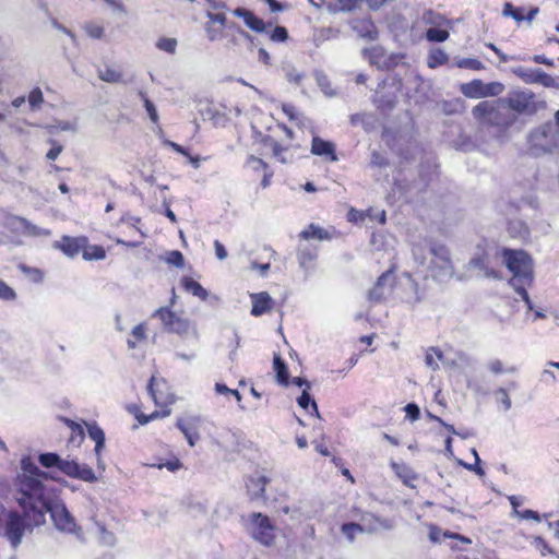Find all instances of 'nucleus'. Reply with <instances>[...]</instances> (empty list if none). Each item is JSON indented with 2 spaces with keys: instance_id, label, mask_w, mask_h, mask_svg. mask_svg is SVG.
I'll return each instance as SVG.
<instances>
[{
  "instance_id": "obj_26",
  "label": "nucleus",
  "mask_w": 559,
  "mask_h": 559,
  "mask_svg": "<svg viewBox=\"0 0 559 559\" xmlns=\"http://www.w3.org/2000/svg\"><path fill=\"white\" fill-rule=\"evenodd\" d=\"M359 0H332L328 2L326 10L330 13L349 12L357 7Z\"/></svg>"
},
{
  "instance_id": "obj_10",
  "label": "nucleus",
  "mask_w": 559,
  "mask_h": 559,
  "mask_svg": "<svg viewBox=\"0 0 559 559\" xmlns=\"http://www.w3.org/2000/svg\"><path fill=\"white\" fill-rule=\"evenodd\" d=\"M251 522L253 538L265 546H270L275 538V528L271 520L262 513H252Z\"/></svg>"
},
{
  "instance_id": "obj_15",
  "label": "nucleus",
  "mask_w": 559,
  "mask_h": 559,
  "mask_svg": "<svg viewBox=\"0 0 559 559\" xmlns=\"http://www.w3.org/2000/svg\"><path fill=\"white\" fill-rule=\"evenodd\" d=\"M352 29L362 39L376 40L378 29L370 19H356L350 22Z\"/></svg>"
},
{
  "instance_id": "obj_22",
  "label": "nucleus",
  "mask_w": 559,
  "mask_h": 559,
  "mask_svg": "<svg viewBox=\"0 0 559 559\" xmlns=\"http://www.w3.org/2000/svg\"><path fill=\"white\" fill-rule=\"evenodd\" d=\"M542 72H543V70L539 68L530 69V68L518 67V68L513 69V73L515 75H518L526 84H535V83L539 84Z\"/></svg>"
},
{
  "instance_id": "obj_29",
  "label": "nucleus",
  "mask_w": 559,
  "mask_h": 559,
  "mask_svg": "<svg viewBox=\"0 0 559 559\" xmlns=\"http://www.w3.org/2000/svg\"><path fill=\"white\" fill-rule=\"evenodd\" d=\"M98 78L107 83H122L123 75L119 70L106 66L97 70Z\"/></svg>"
},
{
  "instance_id": "obj_42",
  "label": "nucleus",
  "mask_w": 559,
  "mask_h": 559,
  "mask_svg": "<svg viewBox=\"0 0 559 559\" xmlns=\"http://www.w3.org/2000/svg\"><path fill=\"white\" fill-rule=\"evenodd\" d=\"M314 76H316L317 84L319 85V87L325 95H328V96L334 95V93L331 88L330 81H329L328 76L322 71H316Z\"/></svg>"
},
{
  "instance_id": "obj_63",
  "label": "nucleus",
  "mask_w": 559,
  "mask_h": 559,
  "mask_svg": "<svg viewBox=\"0 0 559 559\" xmlns=\"http://www.w3.org/2000/svg\"><path fill=\"white\" fill-rule=\"evenodd\" d=\"M516 515L524 520H535V521L540 520L539 514L533 510H524L522 512H519Z\"/></svg>"
},
{
  "instance_id": "obj_46",
  "label": "nucleus",
  "mask_w": 559,
  "mask_h": 559,
  "mask_svg": "<svg viewBox=\"0 0 559 559\" xmlns=\"http://www.w3.org/2000/svg\"><path fill=\"white\" fill-rule=\"evenodd\" d=\"M156 47L159 50L166 51L168 53H175L177 48V40L170 37H162L156 43Z\"/></svg>"
},
{
  "instance_id": "obj_36",
  "label": "nucleus",
  "mask_w": 559,
  "mask_h": 559,
  "mask_svg": "<svg viewBox=\"0 0 559 559\" xmlns=\"http://www.w3.org/2000/svg\"><path fill=\"white\" fill-rule=\"evenodd\" d=\"M264 143L266 146H269L272 152H273V155L282 163H287L288 159L286 158L285 156V153H286V148L282 147L275 140H273L272 138L267 136L264 139Z\"/></svg>"
},
{
  "instance_id": "obj_23",
  "label": "nucleus",
  "mask_w": 559,
  "mask_h": 559,
  "mask_svg": "<svg viewBox=\"0 0 559 559\" xmlns=\"http://www.w3.org/2000/svg\"><path fill=\"white\" fill-rule=\"evenodd\" d=\"M247 164H252L255 171H262L261 188L265 189L270 186L273 171L269 169V166L260 158L250 156L247 158Z\"/></svg>"
},
{
  "instance_id": "obj_18",
  "label": "nucleus",
  "mask_w": 559,
  "mask_h": 559,
  "mask_svg": "<svg viewBox=\"0 0 559 559\" xmlns=\"http://www.w3.org/2000/svg\"><path fill=\"white\" fill-rule=\"evenodd\" d=\"M86 427H87L88 437L93 441H95L94 451L97 456L98 466H100V464H102L100 453L105 447V432L96 423L86 424Z\"/></svg>"
},
{
  "instance_id": "obj_1",
  "label": "nucleus",
  "mask_w": 559,
  "mask_h": 559,
  "mask_svg": "<svg viewBox=\"0 0 559 559\" xmlns=\"http://www.w3.org/2000/svg\"><path fill=\"white\" fill-rule=\"evenodd\" d=\"M55 479L49 473L43 472L29 456L21 460V472L13 481V498L26 518V531L46 523L49 514L55 528L63 534L73 535L83 540V528L68 510L57 489L44 483Z\"/></svg>"
},
{
  "instance_id": "obj_48",
  "label": "nucleus",
  "mask_w": 559,
  "mask_h": 559,
  "mask_svg": "<svg viewBox=\"0 0 559 559\" xmlns=\"http://www.w3.org/2000/svg\"><path fill=\"white\" fill-rule=\"evenodd\" d=\"M139 95L143 99L144 107L147 111L151 121L156 123L158 121V114L155 105L145 96L144 92L140 91Z\"/></svg>"
},
{
  "instance_id": "obj_61",
  "label": "nucleus",
  "mask_w": 559,
  "mask_h": 559,
  "mask_svg": "<svg viewBox=\"0 0 559 559\" xmlns=\"http://www.w3.org/2000/svg\"><path fill=\"white\" fill-rule=\"evenodd\" d=\"M157 467L160 469L163 467H166L170 472H176L181 467V463L178 459L173 461H167L165 463L158 464Z\"/></svg>"
},
{
  "instance_id": "obj_60",
  "label": "nucleus",
  "mask_w": 559,
  "mask_h": 559,
  "mask_svg": "<svg viewBox=\"0 0 559 559\" xmlns=\"http://www.w3.org/2000/svg\"><path fill=\"white\" fill-rule=\"evenodd\" d=\"M53 146L48 151V153L46 154V157L47 159L49 160H55L59 155L60 153L62 152L63 147L62 145L60 144H57L56 142H53Z\"/></svg>"
},
{
  "instance_id": "obj_56",
  "label": "nucleus",
  "mask_w": 559,
  "mask_h": 559,
  "mask_svg": "<svg viewBox=\"0 0 559 559\" xmlns=\"http://www.w3.org/2000/svg\"><path fill=\"white\" fill-rule=\"evenodd\" d=\"M459 67L468 68L472 70H480L484 68L483 63L479 60L472 58L463 59L462 61L459 62Z\"/></svg>"
},
{
  "instance_id": "obj_32",
  "label": "nucleus",
  "mask_w": 559,
  "mask_h": 559,
  "mask_svg": "<svg viewBox=\"0 0 559 559\" xmlns=\"http://www.w3.org/2000/svg\"><path fill=\"white\" fill-rule=\"evenodd\" d=\"M299 237L301 239H305V240L312 239V238H316V239H319V240H323V239H328L329 238V234L323 228H321V227H319V226H317L314 224H310L308 226V228L304 229L299 234Z\"/></svg>"
},
{
  "instance_id": "obj_37",
  "label": "nucleus",
  "mask_w": 559,
  "mask_h": 559,
  "mask_svg": "<svg viewBox=\"0 0 559 559\" xmlns=\"http://www.w3.org/2000/svg\"><path fill=\"white\" fill-rule=\"evenodd\" d=\"M297 403L304 409H307L309 407V405H311V409L313 411L314 415L318 418H320V413H319V409H318V405H317L316 401L311 399V396L308 393L307 389H305L302 391L301 395L297 399Z\"/></svg>"
},
{
  "instance_id": "obj_27",
  "label": "nucleus",
  "mask_w": 559,
  "mask_h": 559,
  "mask_svg": "<svg viewBox=\"0 0 559 559\" xmlns=\"http://www.w3.org/2000/svg\"><path fill=\"white\" fill-rule=\"evenodd\" d=\"M273 368L276 372V380L280 384L288 385L289 383V373L287 370V366L285 361L281 358V356L275 355L273 360Z\"/></svg>"
},
{
  "instance_id": "obj_5",
  "label": "nucleus",
  "mask_w": 559,
  "mask_h": 559,
  "mask_svg": "<svg viewBox=\"0 0 559 559\" xmlns=\"http://www.w3.org/2000/svg\"><path fill=\"white\" fill-rule=\"evenodd\" d=\"M26 532V518L22 512L11 510L7 512L0 502V537H7L11 546L17 548Z\"/></svg>"
},
{
  "instance_id": "obj_49",
  "label": "nucleus",
  "mask_w": 559,
  "mask_h": 559,
  "mask_svg": "<svg viewBox=\"0 0 559 559\" xmlns=\"http://www.w3.org/2000/svg\"><path fill=\"white\" fill-rule=\"evenodd\" d=\"M283 71L285 73V78L287 79V81L295 83L297 85L300 84L304 76L302 74L298 73L292 64H284Z\"/></svg>"
},
{
  "instance_id": "obj_11",
  "label": "nucleus",
  "mask_w": 559,
  "mask_h": 559,
  "mask_svg": "<svg viewBox=\"0 0 559 559\" xmlns=\"http://www.w3.org/2000/svg\"><path fill=\"white\" fill-rule=\"evenodd\" d=\"M502 91L500 83L485 84L480 80H474L461 86L463 95L469 98L485 97L488 95H497Z\"/></svg>"
},
{
  "instance_id": "obj_17",
  "label": "nucleus",
  "mask_w": 559,
  "mask_h": 559,
  "mask_svg": "<svg viewBox=\"0 0 559 559\" xmlns=\"http://www.w3.org/2000/svg\"><path fill=\"white\" fill-rule=\"evenodd\" d=\"M311 153L317 156H323L331 162H336L337 156L335 154V145L325 141L319 136H313L311 142Z\"/></svg>"
},
{
  "instance_id": "obj_13",
  "label": "nucleus",
  "mask_w": 559,
  "mask_h": 559,
  "mask_svg": "<svg viewBox=\"0 0 559 559\" xmlns=\"http://www.w3.org/2000/svg\"><path fill=\"white\" fill-rule=\"evenodd\" d=\"M88 242L87 237H70L63 236L61 240L53 243V248L61 250L67 257L74 258L81 251L83 252L85 245Z\"/></svg>"
},
{
  "instance_id": "obj_53",
  "label": "nucleus",
  "mask_w": 559,
  "mask_h": 559,
  "mask_svg": "<svg viewBox=\"0 0 559 559\" xmlns=\"http://www.w3.org/2000/svg\"><path fill=\"white\" fill-rule=\"evenodd\" d=\"M16 297L15 292L3 281L0 280V299L2 300H14Z\"/></svg>"
},
{
  "instance_id": "obj_44",
  "label": "nucleus",
  "mask_w": 559,
  "mask_h": 559,
  "mask_svg": "<svg viewBox=\"0 0 559 559\" xmlns=\"http://www.w3.org/2000/svg\"><path fill=\"white\" fill-rule=\"evenodd\" d=\"M96 525L99 531V542L105 546H114L116 544V536L114 533L107 531L100 523H96Z\"/></svg>"
},
{
  "instance_id": "obj_14",
  "label": "nucleus",
  "mask_w": 559,
  "mask_h": 559,
  "mask_svg": "<svg viewBox=\"0 0 559 559\" xmlns=\"http://www.w3.org/2000/svg\"><path fill=\"white\" fill-rule=\"evenodd\" d=\"M252 302L251 314L260 317L271 312L275 307V300L266 292L250 294Z\"/></svg>"
},
{
  "instance_id": "obj_40",
  "label": "nucleus",
  "mask_w": 559,
  "mask_h": 559,
  "mask_svg": "<svg viewBox=\"0 0 559 559\" xmlns=\"http://www.w3.org/2000/svg\"><path fill=\"white\" fill-rule=\"evenodd\" d=\"M145 331H146V328H145L144 323H140L136 326H134L131 332V335L134 340L129 338L127 341L128 346L130 348H135L138 342L145 340V337H146Z\"/></svg>"
},
{
  "instance_id": "obj_51",
  "label": "nucleus",
  "mask_w": 559,
  "mask_h": 559,
  "mask_svg": "<svg viewBox=\"0 0 559 559\" xmlns=\"http://www.w3.org/2000/svg\"><path fill=\"white\" fill-rule=\"evenodd\" d=\"M497 401L503 405L504 411H509L512 406L511 399L504 388H498L495 392Z\"/></svg>"
},
{
  "instance_id": "obj_50",
  "label": "nucleus",
  "mask_w": 559,
  "mask_h": 559,
  "mask_svg": "<svg viewBox=\"0 0 559 559\" xmlns=\"http://www.w3.org/2000/svg\"><path fill=\"white\" fill-rule=\"evenodd\" d=\"M44 102L43 92L39 87H35L28 95V104L33 110L37 109Z\"/></svg>"
},
{
  "instance_id": "obj_45",
  "label": "nucleus",
  "mask_w": 559,
  "mask_h": 559,
  "mask_svg": "<svg viewBox=\"0 0 559 559\" xmlns=\"http://www.w3.org/2000/svg\"><path fill=\"white\" fill-rule=\"evenodd\" d=\"M165 261L174 265L176 267H183L185 266V258L183 254L179 250H173L166 253Z\"/></svg>"
},
{
  "instance_id": "obj_64",
  "label": "nucleus",
  "mask_w": 559,
  "mask_h": 559,
  "mask_svg": "<svg viewBox=\"0 0 559 559\" xmlns=\"http://www.w3.org/2000/svg\"><path fill=\"white\" fill-rule=\"evenodd\" d=\"M214 248H215V254L217 259L224 260L227 257V251L223 243H221L218 240L214 241Z\"/></svg>"
},
{
  "instance_id": "obj_7",
  "label": "nucleus",
  "mask_w": 559,
  "mask_h": 559,
  "mask_svg": "<svg viewBox=\"0 0 559 559\" xmlns=\"http://www.w3.org/2000/svg\"><path fill=\"white\" fill-rule=\"evenodd\" d=\"M153 317L160 319L166 331L176 333L181 337H191L194 342H198L199 335L195 326L189 320L178 317L167 307L157 309Z\"/></svg>"
},
{
  "instance_id": "obj_4",
  "label": "nucleus",
  "mask_w": 559,
  "mask_h": 559,
  "mask_svg": "<svg viewBox=\"0 0 559 559\" xmlns=\"http://www.w3.org/2000/svg\"><path fill=\"white\" fill-rule=\"evenodd\" d=\"M38 462L43 467H56L71 478H76L86 483H94L97 480L94 471L87 464H80L74 460H63L55 452L39 454Z\"/></svg>"
},
{
  "instance_id": "obj_12",
  "label": "nucleus",
  "mask_w": 559,
  "mask_h": 559,
  "mask_svg": "<svg viewBox=\"0 0 559 559\" xmlns=\"http://www.w3.org/2000/svg\"><path fill=\"white\" fill-rule=\"evenodd\" d=\"M167 383L164 379L151 377L147 391L157 406L169 405L175 402L173 394L165 391Z\"/></svg>"
},
{
  "instance_id": "obj_30",
  "label": "nucleus",
  "mask_w": 559,
  "mask_h": 559,
  "mask_svg": "<svg viewBox=\"0 0 559 559\" xmlns=\"http://www.w3.org/2000/svg\"><path fill=\"white\" fill-rule=\"evenodd\" d=\"M317 258L316 248L305 246L298 249L297 259L300 267L307 270L310 263Z\"/></svg>"
},
{
  "instance_id": "obj_25",
  "label": "nucleus",
  "mask_w": 559,
  "mask_h": 559,
  "mask_svg": "<svg viewBox=\"0 0 559 559\" xmlns=\"http://www.w3.org/2000/svg\"><path fill=\"white\" fill-rule=\"evenodd\" d=\"M182 286L187 292L191 293L193 296L199 297L202 300H206V298L209 297L207 290L204 287H202L200 283H198L191 277L185 276L182 278Z\"/></svg>"
},
{
  "instance_id": "obj_38",
  "label": "nucleus",
  "mask_w": 559,
  "mask_h": 559,
  "mask_svg": "<svg viewBox=\"0 0 559 559\" xmlns=\"http://www.w3.org/2000/svg\"><path fill=\"white\" fill-rule=\"evenodd\" d=\"M449 35L447 29H440V27H430L426 32V38L432 43H443L449 38Z\"/></svg>"
},
{
  "instance_id": "obj_33",
  "label": "nucleus",
  "mask_w": 559,
  "mask_h": 559,
  "mask_svg": "<svg viewBox=\"0 0 559 559\" xmlns=\"http://www.w3.org/2000/svg\"><path fill=\"white\" fill-rule=\"evenodd\" d=\"M247 26L258 33H267L272 27V23H264L263 20L257 17L251 11L247 10Z\"/></svg>"
},
{
  "instance_id": "obj_3",
  "label": "nucleus",
  "mask_w": 559,
  "mask_h": 559,
  "mask_svg": "<svg viewBox=\"0 0 559 559\" xmlns=\"http://www.w3.org/2000/svg\"><path fill=\"white\" fill-rule=\"evenodd\" d=\"M473 117L481 124L497 128L500 132L508 130L516 122L503 97L497 100H484L472 110Z\"/></svg>"
},
{
  "instance_id": "obj_21",
  "label": "nucleus",
  "mask_w": 559,
  "mask_h": 559,
  "mask_svg": "<svg viewBox=\"0 0 559 559\" xmlns=\"http://www.w3.org/2000/svg\"><path fill=\"white\" fill-rule=\"evenodd\" d=\"M362 53L368 58L371 64L377 66L378 68H384L388 66L385 50L381 46L365 48Z\"/></svg>"
},
{
  "instance_id": "obj_58",
  "label": "nucleus",
  "mask_w": 559,
  "mask_h": 559,
  "mask_svg": "<svg viewBox=\"0 0 559 559\" xmlns=\"http://www.w3.org/2000/svg\"><path fill=\"white\" fill-rule=\"evenodd\" d=\"M370 163L376 167H384L388 165L386 159L377 151L372 152Z\"/></svg>"
},
{
  "instance_id": "obj_9",
  "label": "nucleus",
  "mask_w": 559,
  "mask_h": 559,
  "mask_svg": "<svg viewBox=\"0 0 559 559\" xmlns=\"http://www.w3.org/2000/svg\"><path fill=\"white\" fill-rule=\"evenodd\" d=\"M528 141L533 147L545 153H552L559 145V131L556 124L547 121L530 132Z\"/></svg>"
},
{
  "instance_id": "obj_2",
  "label": "nucleus",
  "mask_w": 559,
  "mask_h": 559,
  "mask_svg": "<svg viewBox=\"0 0 559 559\" xmlns=\"http://www.w3.org/2000/svg\"><path fill=\"white\" fill-rule=\"evenodd\" d=\"M503 262L513 277L509 284L515 289L519 296L525 301L528 309H532L530 296L525 289V284H531L533 280V260L523 250L504 249L502 251Z\"/></svg>"
},
{
  "instance_id": "obj_35",
  "label": "nucleus",
  "mask_w": 559,
  "mask_h": 559,
  "mask_svg": "<svg viewBox=\"0 0 559 559\" xmlns=\"http://www.w3.org/2000/svg\"><path fill=\"white\" fill-rule=\"evenodd\" d=\"M486 367L495 376L502 374L506 372H509V373L516 372L515 366L504 367L503 362L498 358L488 360Z\"/></svg>"
},
{
  "instance_id": "obj_39",
  "label": "nucleus",
  "mask_w": 559,
  "mask_h": 559,
  "mask_svg": "<svg viewBox=\"0 0 559 559\" xmlns=\"http://www.w3.org/2000/svg\"><path fill=\"white\" fill-rule=\"evenodd\" d=\"M342 533L348 539L349 543L355 540L356 533H362L365 530L362 525L358 523H344L341 527Z\"/></svg>"
},
{
  "instance_id": "obj_52",
  "label": "nucleus",
  "mask_w": 559,
  "mask_h": 559,
  "mask_svg": "<svg viewBox=\"0 0 559 559\" xmlns=\"http://www.w3.org/2000/svg\"><path fill=\"white\" fill-rule=\"evenodd\" d=\"M539 84L545 87L559 90V76L554 78L543 71Z\"/></svg>"
},
{
  "instance_id": "obj_34",
  "label": "nucleus",
  "mask_w": 559,
  "mask_h": 559,
  "mask_svg": "<svg viewBox=\"0 0 559 559\" xmlns=\"http://www.w3.org/2000/svg\"><path fill=\"white\" fill-rule=\"evenodd\" d=\"M106 258V251L102 246L93 245L84 247L83 259L86 261L104 260Z\"/></svg>"
},
{
  "instance_id": "obj_8",
  "label": "nucleus",
  "mask_w": 559,
  "mask_h": 559,
  "mask_svg": "<svg viewBox=\"0 0 559 559\" xmlns=\"http://www.w3.org/2000/svg\"><path fill=\"white\" fill-rule=\"evenodd\" d=\"M429 252L432 255L429 265L431 276L439 282L451 278L454 271L449 249L443 245L433 243L430 246Z\"/></svg>"
},
{
  "instance_id": "obj_6",
  "label": "nucleus",
  "mask_w": 559,
  "mask_h": 559,
  "mask_svg": "<svg viewBox=\"0 0 559 559\" xmlns=\"http://www.w3.org/2000/svg\"><path fill=\"white\" fill-rule=\"evenodd\" d=\"M511 112L515 116H534L539 110L546 108V102L538 99L536 94L530 90H513L510 91L504 97Z\"/></svg>"
},
{
  "instance_id": "obj_54",
  "label": "nucleus",
  "mask_w": 559,
  "mask_h": 559,
  "mask_svg": "<svg viewBox=\"0 0 559 559\" xmlns=\"http://www.w3.org/2000/svg\"><path fill=\"white\" fill-rule=\"evenodd\" d=\"M84 29L87 33V35L92 38H97V39L102 38V36L104 34V28L102 26L93 24V23L86 24Z\"/></svg>"
},
{
  "instance_id": "obj_57",
  "label": "nucleus",
  "mask_w": 559,
  "mask_h": 559,
  "mask_svg": "<svg viewBox=\"0 0 559 559\" xmlns=\"http://www.w3.org/2000/svg\"><path fill=\"white\" fill-rule=\"evenodd\" d=\"M52 26L55 28H57L58 31H61L63 32L64 34H67L70 38H71V41L73 45H76L78 44V39H76V36L74 33H72L69 28H67L66 26H63L62 24H60L57 20H53L52 21Z\"/></svg>"
},
{
  "instance_id": "obj_19",
  "label": "nucleus",
  "mask_w": 559,
  "mask_h": 559,
  "mask_svg": "<svg viewBox=\"0 0 559 559\" xmlns=\"http://www.w3.org/2000/svg\"><path fill=\"white\" fill-rule=\"evenodd\" d=\"M270 479L264 474H258L250 478V485L247 484V491L250 495L251 500L264 498L265 485L269 484Z\"/></svg>"
},
{
  "instance_id": "obj_16",
  "label": "nucleus",
  "mask_w": 559,
  "mask_h": 559,
  "mask_svg": "<svg viewBox=\"0 0 559 559\" xmlns=\"http://www.w3.org/2000/svg\"><path fill=\"white\" fill-rule=\"evenodd\" d=\"M199 418L191 417L188 419L178 418L176 427L185 435L190 447H194L200 439L198 432Z\"/></svg>"
},
{
  "instance_id": "obj_31",
  "label": "nucleus",
  "mask_w": 559,
  "mask_h": 559,
  "mask_svg": "<svg viewBox=\"0 0 559 559\" xmlns=\"http://www.w3.org/2000/svg\"><path fill=\"white\" fill-rule=\"evenodd\" d=\"M445 537L459 538L462 542L471 543V540L468 538H466V537H464L462 535H459V534H455V533H450V532H443L441 528H439V527H437L435 525L430 526L429 539L432 543H440L442 540V538H445Z\"/></svg>"
},
{
  "instance_id": "obj_43",
  "label": "nucleus",
  "mask_w": 559,
  "mask_h": 559,
  "mask_svg": "<svg viewBox=\"0 0 559 559\" xmlns=\"http://www.w3.org/2000/svg\"><path fill=\"white\" fill-rule=\"evenodd\" d=\"M269 38L274 43H284L288 38V32L284 26H275L272 31L266 33Z\"/></svg>"
},
{
  "instance_id": "obj_55",
  "label": "nucleus",
  "mask_w": 559,
  "mask_h": 559,
  "mask_svg": "<svg viewBox=\"0 0 559 559\" xmlns=\"http://www.w3.org/2000/svg\"><path fill=\"white\" fill-rule=\"evenodd\" d=\"M404 411L406 413V417L409 418L412 421L417 420L420 415V409L417 404L415 403H408Z\"/></svg>"
},
{
  "instance_id": "obj_59",
  "label": "nucleus",
  "mask_w": 559,
  "mask_h": 559,
  "mask_svg": "<svg viewBox=\"0 0 559 559\" xmlns=\"http://www.w3.org/2000/svg\"><path fill=\"white\" fill-rule=\"evenodd\" d=\"M271 265L270 263H258V262H251L250 269L252 271H258L261 276H265L270 270Z\"/></svg>"
},
{
  "instance_id": "obj_62",
  "label": "nucleus",
  "mask_w": 559,
  "mask_h": 559,
  "mask_svg": "<svg viewBox=\"0 0 559 559\" xmlns=\"http://www.w3.org/2000/svg\"><path fill=\"white\" fill-rule=\"evenodd\" d=\"M368 297L371 301H380L383 298V289L374 286L369 290Z\"/></svg>"
},
{
  "instance_id": "obj_28",
  "label": "nucleus",
  "mask_w": 559,
  "mask_h": 559,
  "mask_svg": "<svg viewBox=\"0 0 559 559\" xmlns=\"http://www.w3.org/2000/svg\"><path fill=\"white\" fill-rule=\"evenodd\" d=\"M421 19L425 24L430 25L431 27H442L450 24L448 19L433 10H426L423 13Z\"/></svg>"
},
{
  "instance_id": "obj_20",
  "label": "nucleus",
  "mask_w": 559,
  "mask_h": 559,
  "mask_svg": "<svg viewBox=\"0 0 559 559\" xmlns=\"http://www.w3.org/2000/svg\"><path fill=\"white\" fill-rule=\"evenodd\" d=\"M468 270H477L478 277L499 278L498 273L488 267L484 255L475 257L467 263Z\"/></svg>"
},
{
  "instance_id": "obj_47",
  "label": "nucleus",
  "mask_w": 559,
  "mask_h": 559,
  "mask_svg": "<svg viewBox=\"0 0 559 559\" xmlns=\"http://www.w3.org/2000/svg\"><path fill=\"white\" fill-rule=\"evenodd\" d=\"M436 357L438 359H441L442 353L437 350L433 347L430 348L429 350H427L426 356H425V362H426L427 367H429L432 370H437L439 368Z\"/></svg>"
},
{
  "instance_id": "obj_24",
  "label": "nucleus",
  "mask_w": 559,
  "mask_h": 559,
  "mask_svg": "<svg viewBox=\"0 0 559 559\" xmlns=\"http://www.w3.org/2000/svg\"><path fill=\"white\" fill-rule=\"evenodd\" d=\"M391 467L406 486L415 487L413 481L417 479V475L409 466L392 462Z\"/></svg>"
},
{
  "instance_id": "obj_41",
  "label": "nucleus",
  "mask_w": 559,
  "mask_h": 559,
  "mask_svg": "<svg viewBox=\"0 0 559 559\" xmlns=\"http://www.w3.org/2000/svg\"><path fill=\"white\" fill-rule=\"evenodd\" d=\"M19 222H20V225L25 229V231L28 235H32V236H41V235L48 236L50 234L49 230L41 229V228L37 227L36 225L32 224L31 222H28L25 218H19Z\"/></svg>"
}]
</instances>
